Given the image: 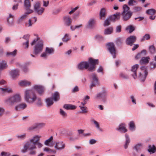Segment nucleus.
I'll list each match as a JSON object with an SVG mask.
<instances>
[{"label":"nucleus","mask_w":156,"mask_h":156,"mask_svg":"<svg viewBox=\"0 0 156 156\" xmlns=\"http://www.w3.org/2000/svg\"><path fill=\"white\" fill-rule=\"evenodd\" d=\"M31 84V82L27 80H20L18 83V84L20 86L23 87L30 86Z\"/></svg>","instance_id":"16"},{"label":"nucleus","mask_w":156,"mask_h":156,"mask_svg":"<svg viewBox=\"0 0 156 156\" xmlns=\"http://www.w3.org/2000/svg\"><path fill=\"white\" fill-rule=\"evenodd\" d=\"M122 9L121 13L122 20L124 21H128L131 18L133 13L129 11V7L126 4L123 6Z\"/></svg>","instance_id":"4"},{"label":"nucleus","mask_w":156,"mask_h":156,"mask_svg":"<svg viewBox=\"0 0 156 156\" xmlns=\"http://www.w3.org/2000/svg\"><path fill=\"white\" fill-rule=\"evenodd\" d=\"M120 76L122 78L124 79H126L128 78V75L123 73H121L120 74Z\"/></svg>","instance_id":"63"},{"label":"nucleus","mask_w":156,"mask_h":156,"mask_svg":"<svg viewBox=\"0 0 156 156\" xmlns=\"http://www.w3.org/2000/svg\"><path fill=\"white\" fill-rule=\"evenodd\" d=\"M156 148L154 145L152 147L151 145L149 146V149L148 151L150 152H151L152 153H154L155 151Z\"/></svg>","instance_id":"44"},{"label":"nucleus","mask_w":156,"mask_h":156,"mask_svg":"<svg viewBox=\"0 0 156 156\" xmlns=\"http://www.w3.org/2000/svg\"><path fill=\"white\" fill-rule=\"evenodd\" d=\"M24 6L25 9L27 12H29L31 7V4L29 0H25L24 2Z\"/></svg>","instance_id":"24"},{"label":"nucleus","mask_w":156,"mask_h":156,"mask_svg":"<svg viewBox=\"0 0 156 156\" xmlns=\"http://www.w3.org/2000/svg\"><path fill=\"white\" fill-rule=\"evenodd\" d=\"M139 66L138 64H136L133 66L131 69V71L133 73L131 75L134 79L137 77L136 71L138 68Z\"/></svg>","instance_id":"18"},{"label":"nucleus","mask_w":156,"mask_h":156,"mask_svg":"<svg viewBox=\"0 0 156 156\" xmlns=\"http://www.w3.org/2000/svg\"><path fill=\"white\" fill-rule=\"evenodd\" d=\"M139 151H134L132 154V156H139Z\"/></svg>","instance_id":"59"},{"label":"nucleus","mask_w":156,"mask_h":156,"mask_svg":"<svg viewBox=\"0 0 156 156\" xmlns=\"http://www.w3.org/2000/svg\"><path fill=\"white\" fill-rule=\"evenodd\" d=\"M121 13L119 12H116L114 14L109 16L108 17L111 22H114L116 20H118L120 19Z\"/></svg>","instance_id":"11"},{"label":"nucleus","mask_w":156,"mask_h":156,"mask_svg":"<svg viewBox=\"0 0 156 156\" xmlns=\"http://www.w3.org/2000/svg\"><path fill=\"white\" fill-rule=\"evenodd\" d=\"M65 144L62 141L56 142L55 146V148L58 150H61L64 149L65 147Z\"/></svg>","instance_id":"12"},{"label":"nucleus","mask_w":156,"mask_h":156,"mask_svg":"<svg viewBox=\"0 0 156 156\" xmlns=\"http://www.w3.org/2000/svg\"><path fill=\"white\" fill-rule=\"evenodd\" d=\"M122 42L123 40L122 39L120 38H117L115 41L116 44L117 46H120L122 44Z\"/></svg>","instance_id":"45"},{"label":"nucleus","mask_w":156,"mask_h":156,"mask_svg":"<svg viewBox=\"0 0 156 156\" xmlns=\"http://www.w3.org/2000/svg\"><path fill=\"white\" fill-rule=\"evenodd\" d=\"M111 21L109 20L108 18H107V19L105 20L104 23V27L107 26L109 25L110 24V22Z\"/></svg>","instance_id":"51"},{"label":"nucleus","mask_w":156,"mask_h":156,"mask_svg":"<svg viewBox=\"0 0 156 156\" xmlns=\"http://www.w3.org/2000/svg\"><path fill=\"white\" fill-rule=\"evenodd\" d=\"M129 129L132 131H134L136 128L135 125L133 121H130L129 124Z\"/></svg>","instance_id":"34"},{"label":"nucleus","mask_w":156,"mask_h":156,"mask_svg":"<svg viewBox=\"0 0 156 156\" xmlns=\"http://www.w3.org/2000/svg\"><path fill=\"white\" fill-rule=\"evenodd\" d=\"M70 37L68 34H66L62 38V41L64 42H67L70 40Z\"/></svg>","instance_id":"37"},{"label":"nucleus","mask_w":156,"mask_h":156,"mask_svg":"<svg viewBox=\"0 0 156 156\" xmlns=\"http://www.w3.org/2000/svg\"><path fill=\"white\" fill-rule=\"evenodd\" d=\"M36 148L35 146L30 140V141H27L25 143L22 152L23 153H25L28 150H33Z\"/></svg>","instance_id":"5"},{"label":"nucleus","mask_w":156,"mask_h":156,"mask_svg":"<svg viewBox=\"0 0 156 156\" xmlns=\"http://www.w3.org/2000/svg\"><path fill=\"white\" fill-rule=\"evenodd\" d=\"M23 47L25 49H27L29 47V41H26L23 44Z\"/></svg>","instance_id":"56"},{"label":"nucleus","mask_w":156,"mask_h":156,"mask_svg":"<svg viewBox=\"0 0 156 156\" xmlns=\"http://www.w3.org/2000/svg\"><path fill=\"white\" fill-rule=\"evenodd\" d=\"M150 38V36L149 34H146L141 39V41H144L145 40H147Z\"/></svg>","instance_id":"43"},{"label":"nucleus","mask_w":156,"mask_h":156,"mask_svg":"<svg viewBox=\"0 0 156 156\" xmlns=\"http://www.w3.org/2000/svg\"><path fill=\"white\" fill-rule=\"evenodd\" d=\"M21 101V97L20 95L16 94L5 99L4 100V103L10 106H12Z\"/></svg>","instance_id":"2"},{"label":"nucleus","mask_w":156,"mask_h":156,"mask_svg":"<svg viewBox=\"0 0 156 156\" xmlns=\"http://www.w3.org/2000/svg\"><path fill=\"white\" fill-rule=\"evenodd\" d=\"M17 52V50H15L12 52H7L6 54L7 55L9 56H15L16 55Z\"/></svg>","instance_id":"40"},{"label":"nucleus","mask_w":156,"mask_h":156,"mask_svg":"<svg viewBox=\"0 0 156 156\" xmlns=\"http://www.w3.org/2000/svg\"><path fill=\"white\" fill-rule=\"evenodd\" d=\"M27 107V105L25 103H21L15 106V109L16 111L20 110H23L26 108Z\"/></svg>","instance_id":"22"},{"label":"nucleus","mask_w":156,"mask_h":156,"mask_svg":"<svg viewBox=\"0 0 156 156\" xmlns=\"http://www.w3.org/2000/svg\"><path fill=\"white\" fill-rule=\"evenodd\" d=\"M141 146L142 144H138L135 145L133 148L136 151H139Z\"/></svg>","instance_id":"50"},{"label":"nucleus","mask_w":156,"mask_h":156,"mask_svg":"<svg viewBox=\"0 0 156 156\" xmlns=\"http://www.w3.org/2000/svg\"><path fill=\"white\" fill-rule=\"evenodd\" d=\"M32 89L38 92L39 91V86L38 85H34Z\"/></svg>","instance_id":"61"},{"label":"nucleus","mask_w":156,"mask_h":156,"mask_svg":"<svg viewBox=\"0 0 156 156\" xmlns=\"http://www.w3.org/2000/svg\"><path fill=\"white\" fill-rule=\"evenodd\" d=\"M65 25L67 26H69L72 21L71 17L69 16H65L63 17Z\"/></svg>","instance_id":"20"},{"label":"nucleus","mask_w":156,"mask_h":156,"mask_svg":"<svg viewBox=\"0 0 156 156\" xmlns=\"http://www.w3.org/2000/svg\"><path fill=\"white\" fill-rule=\"evenodd\" d=\"M2 156H10V154L9 152H2L1 153Z\"/></svg>","instance_id":"64"},{"label":"nucleus","mask_w":156,"mask_h":156,"mask_svg":"<svg viewBox=\"0 0 156 156\" xmlns=\"http://www.w3.org/2000/svg\"><path fill=\"white\" fill-rule=\"evenodd\" d=\"M39 126L38 123H34L32 126L29 127L28 128V130L30 131H31L35 129L38 127Z\"/></svg>","instance_id":"42"},{"label":"nucleus","mask_w":156,"mask_h":156,"mask_svg":"<svg viewBox=\"0 0 156 156\" xmlns=\"http://www.w3.org/2000/svg\"><path fill=\"white\" fill-rule=\"evenodd\" d=\"M7 67V65L5 61H0V69L2 70Z\"/></svg>","instance_id":"32"},{"label":"nucleus","mask_w":156,"mask_h":156,"mask_svg":"<svg viewBox=\"0 0 156 156\" xmlns=\"http://www.w3.org/2000/svg\"><path fill=\"white\" fill-rule=\"evenodd\" d=\"M45 90V88L44 86L40 85V95H42Z\"/></svg>","instance_id":"53"},{"label":"nucleus","mask_w":156,"mask_h":156,"mask_svg":"<svg viewBox=\"0 0 156 156\" xmlns=\"http://www.w3.org/2000/svg\"><path fill=\"white\" fill-rule=\"evenodd\" d=\"M60 114L63 117H66L67 115L66 113L62 109H60Z\"/></svg>","instance_id":"57"},{"label":"nucleus","mask_w":156,"mask_h":156,"mask_svg":"<svg viewBox=\"0 0 156 156\" xmlns=\"http://www.w3.org/2000/svg\"><path fill=\"white\" fill-rule=\"evenodd\" d=\"M30 140L35 146L38 144H39V136L38 135H35Z\"/></svg>","instance_id":"25"},{"label":"nucleus","mask_w":156,"mask_h":156,"mask_svg":"<svg viewBox=\"0 0 156 156\" xmlns=\"http://www.w3.org/2000/svg\"><path fill=\"white\" fill-rule=\"evenodd\" d=\"M106 95V93L105 91H103L102 92L96 94L95 98V99H98L102 98V100L104 102L105 101V100L104 98L105 97Z\"/></svg>","instance_id":"26"},{"label":"nucleus","mask_w":156,"mask_h":156,"mask_svg":"<svg viewBox=\"0 0 156 156\" xmlns=\"http://www.w3.org/2000/svg\"><path fill=\"white\" fill-rule=\"evenodd\" d=\"M24 98L26 102L30 103H33L37 99L36 95L34 93L33 90L28 89L25 91Z\"/></svg>","instance_id":"3"},{"label":"nucleus","mask_w":156,"mask_h":156,"mask_svg":"<svg viewBox=\"0 0 156 156\" xmlns=\"http://www.w3.org/2000/svg\"><path fill=\"white\" fill-rule=\"evenodd\" d=\"M79 107L81 110V112L86 113L87 112V108L86 107L82 105H80Z\"/></svg>","instance_id":"46"},{"label":"nucleus","mask_w":156,"mask_h":156,"mask_svg":"<svg viewBox=\"0 0 156 156\" xmlns=\"http://www.w3.org/2000/svg\"><path fill=\"white\" fill-rule=\"evenodd\" d=\"M37 20L36 17H34L29 19L28 21L25 24V26L27 27H31L35 23Z\"/></svg>","instance_id":"15"},{"label":"nucleus","mask_w":156,"mask_h":156,"mask_svg":"<svg viewBox=\"0 0 156 156\" xmlns=\"http://www.w3.org/2000/svg\"><path fill=\"white\" fill-rule=\"evenodd\" d=\"M150 59V58L148 56L142 57L140 61V63L141 64H147L149 62Z\"/></svg>","instance_id":"28"},{"label":"nucleus","mask_w":156,"mask_h":156,"mask_svg":"<svg viewBox=\"0 0 156 156\" xmlns=\"http://www.w3.org/2000/svg\"><path fill=\"white\" fill-rule=\"evenodd\" d=\"M48 54L45 52H43L41 55V57L44 59H47L48 56Z\"/></svg>","instance_id":"54"},{"label":"nucleus","mask_w":156,"mask_h":156,"mask_svg":"<svg viewBox=\"0 0 156 156\" xmlns=\"http://www.w3.org/2000/svg\"><path fill=\"white\" fill-rule=\"evenodd\" d=\"M95 22V21L94 19H90L89 20L86 26V28L89 29L93 28L94 27Z\"/></svg>","instance_id":"17"},{"label":"nucleus","mask_w":156,"mask_h":156,"mask_svg":"<svg viewBox=\"0 0 156 156\" xmlns=\"http://www.w3.org/2000/svg\"><path fill=\"white\" fill-rule=\"evenodd\" d=\"M43 42L42 40H40V51H42L43 48Z\"/></svg>","instance_id":"62"},{"label":"nucleus","mask_w":156,"mask_h":156,"mask_svg":"<svg viewBox=\"0 0 156 156\" xmlns=\"http://www.w3.org/2000/svg\"><path fill=\"white\" fill-rule=\"evenodd\" d=\"M34 11L39 14V2H36L34 5Z\"/></svg>","instance_id":"33"},{"label":"nucleus","mask_w":156,"mask_h":156,"mask_svg":"<svg viewBox=\"0 0 156 156\" xmlns=\"http://www.w3.org/2000/svg\"><path fill=\"white\" fill-rule=\"evenodd\" d=\"M147 14L150 15H154L156 13V10L153 9H151L147 10Z\"/></svg>","instance_id":"39"},{"label":"nucleus","mask_w":156,"mask_h":156,"mask_svg":"<svg viewBox=\"0 0 156 156\" xmlns=\"http://www.w3.org/2000/svg\"><path fill=\"white\" fill-rule=\"evenodd\" d=\"M14 16L11 14H9V16L7 19V23L9 26H12L13 25V18Z\"/></svg>","instance_id":"19"},{"label":"nucleus","mask_w":156,"mask_h":156,"mask_svg":"<svg viewBox=\"0 0 156 156\" xmlns=\"http://www.w3.org/2000/svg\"><path fill=\"white\" fill-rule=\"evenodd\" d=\"M149 49L151 53H154L155 52V47L154 45H151L149 47Z\"/></svg>","instance_id":"52"},{"label":"nucleus","mask_w":156,"mask_h":156,"mask_svg":"<svg viewBox=\"0 0 156 156\" xmlns=\"http://www.w3.org/2000/svg\"><path fill=\"white\" fill-rule=\"evenodd\" d=\"M11 78L14 80L17 77L20 75V71L17 69H15L12 70L10 73Z\"/></svg>","instance_id":"14"},{"label":"nucleus","mask_w":156,"mask_h":156,"mask_svg":"<svg viewBox=\"0 0 156 156\" xmlns=\"http://www.w3.org/2000/svg\"><path fill=\"white\" fill-rule=\"evenodd\" d=\"M93 81L90 86V88L92 89L94 87H95L96 85H99L98 79L97 75L95 73H93L91 75Z\"/></svg>","instance_id":"8"},{"label":"nucleus","mask_w":156,"mask_h":156,"mask_svg":"<svg viewBox=\"0 0 156 156\" xmlns=\"http://www.w3.org/2000/svg\"><path fill=\"white\" fill-rule=\"evenodd\" d=\"M106 16L105 9L104 8L101 9L100 12V19L101 20H104Z\"/></svg>","instance_id":"27"},{"label":"nucleus","mask_w":156,"mask_h":156,"mask_svg":"<svg viewBox=\"0 0 156 156\" xmlns=\"http://www.w3.org/2000/svg\"><path fill=\"white\" fill-rule=\"evenodd\" d=\"M142 8L141 7L135 6L133 7V9L135 12L139 11L141 10Z\"/></svg>","instance_id":"58"},{"label":"nucleus","mask_w":156,"mask_h":156,"mask_svg":"<svg viewBox=\"0 0 156 156\" xmlns=\"http://www.w3.org/2000/svg\"><path fill=\"white\" fill-rule=\"evenodd\" d=\"M107 46L108 49L112 55L113 57L114 58H115V49L114 44L112 43H109L107 44Z\"/></svg>","instance_id":"9"},{"label":"nucleus","mask_w":156,"mask_h":156,"mask_svg":"<svg viewBox=\"0 0 156 156\" xmlns=\"http://www.w3.org/2000/svg\"><path fill=\"white\" fill-rule=\"evenodd\" d=\"M53 136H51L48 139L46 140L44 142V144L45 145H47V146H50V147H53V145L52 144H51V145H49V144L51 143V142L52 141V140H53Z\"/></svg>","instance_id":"36"},{"label":"nucleus","mask_w":156,"mask_h":156,"mask_svg":"<svg viewBox=\"0 0 156 156\" xmlns=\"http://www.w3.org/2000/svg\"><path fill=\"white\" fill-rule=\"evenodd\" d=\"M129 30V33H131L134 30V27L132 25H129L126 28V30Z\"/></svg>","instance_id":"55"},{"label":"nucleus","mask_w":156,"mask_h":156,"mask_svg":"<svg viewBox=\"0 0 156 156\" xmlns=\"http://www.w3.org/2000/svg\"><path fill=\"white\" fill-rule=\"evenodd\" d=\"M98 63V59L90 58L88 62H81L78 65V67L80 70H83L84 68L87 69L89 71L93 72L94 70L96 65Z\"/></svg>","instance_id":"1"},{"label":"nucleus","mask_w":156,"mask_h":156,"mask_svg":"<svg viewBox=\"0 0 156 156\" xmlns=\"http://www.w3.org/2000/svg\"><path fill=\"white\" fill-rule=\"evenodd\" d=\"M141 71L139 74V78L140 80L144 82L145 80L148 73L147 70V69L144 66H142L140 67Z\"/></svg>","instance_id":"6"},{"label":"nucleus","mask_w":156,"mask_h":156,"mask_svg":"<svg viewBox=\"0 0 156 156\" xmlns=\"http://www.w3.org/2000/svg\"><path fill=\"white\" fill-rule=\"evenodd\" d=\"M63 108L67 110H73L76 109V107L72 105L65 104L63 106Z\"/></svg>","instance_id":"30"},{"label":"nucleus","mask_w":156,"mask_h":156,"mask_svg":"<svg viewBox=\"0 0 156 156\" xmlns=\"http://www.w3.org/2000/svg\"><path fill=\"white\" fill-rule=\"evenodd\" d=\"M0 93L3 95L6 93H10L13 92L12 89L10 88H0Z\"/></svg>","instance_id":"21"},{"label":"nucleus","mask_w":156,"mask_h":156,"mask_svg":"<svg viewBox=\"0 0 156 156\" xmlns=\"http://www.w3.org/2000/svg\"><path fill=\"white\" fill-rule=\"evenodd\" d=\"M38 40V38L37 37V39H34L30 43L31 45H34V52L35 55H37L39 53V41Z\"/></svg>","instance_id":"7"},{"label":"nucleus","mask_w":156,"mask_h":156,"mask_svg":"<svg viewBox=\"0 0 156 156\" xmlns=\"http://www.w3.org/2000/svg\"><path fill=\"white\" fill-rule=\"evenodd\" d=\"M125 137L126 139L125 143L124 145V147L125 149H127L128 148L129 144L130 142V140L129 135L127 134H126Z\"/></svg>","instance_id":"29"},{"label":"nucleus","mask_w":156,"mask_h":156,"mask_svg":"<svg viewBox=\"0 0 156 156\" xmlns=\"http://www.w3.org/2000/svg\"><path fill=\"white\" fill-rule=\"evenodd\" d=\"M113 29L112 27H109L105 30L104 34L105 35L109 34H111L112 32Z\"/></svg>","instance_id":"41"},{"label":"nucleus","mask_w":156,"mask_h":156,"mask_svg":"<svg viewBox=\"0 0 156 156\" xmlns=\"http://www.w3.org/2000/svg\"><path fill=\"white\" fill-rule=\"evenodd\" d=\"M137 2L135 0H129L128 2V5L129 6H133L136 5Z\"/></svg>","instance_id":"48"},{"label":"nucleus","mask_w":156,"mask_h":156,"mask_svg":"<svg viewBox=\"0 0 156 156\" xmlns=\"http://www.w3.org/2000/svg\"><path fill=\"white\" fill-rule=\"evenodd\" d=\"M26 136V134L23 133L22 134L17 135L16 136V137L20 140H23L25 139Z\"/></svg>","instance_id":"47"},{"label":"nucleus","mask_w":156,"mask_h":156,"mask_svg":"<svg viewBox=\"0 0 156 156\" xmlns=\"http://www.w3.org/2000/svg\"><path fill=\"white\" fill-rule=\"evenodd\" d=\"M33 12V10H30L29 12H25L23 14L20 16L17 19V22L19 23L24 20L30 14Z\"/></svg>","instance_id":"10"},{"label":"nucleus","mask_w":156,"mask_h":156,"mask_svg":"<svg viewBox=\"0 0 156 156\" xmlns=\"http://www.w3.org/2000/svg\"><path fill=\"white\" fill-rule=\"evenodd\" d=\"M52 98L55 101H58L60 99L59 93L57 91L54 93L52 94Z\"/></svg>","instance_id":"31"},{"label":"nucleus","mask_w":156,"mask_h":156,"mask_svg":"<svg viewBox=\"0 0 156 156\" xmlns=\"http://www.w3.org/2000/svg\"><path fill=\"white\" fill-rule=\"evenodd\" d=\"M136 37L134 36H131L128 37L126 41V43L127 44L132 46L133 43L136 41Z\"/></svg>","instance_id":"13"},{"label":"nucleus","mask_w":156,"mask_h":156,"mask_svg":"<svg viewBox=\"0 0 156 156\" xmlns=\"http://www.w3.org/2000/svg\"><path fill=\"white\" fill-rule=\"evenodd\" d=\"M45 51L49 55L53 54L54 53V49L52 48L46 47L45 49Z\"/></svg>","instance_id":"35"},{"label":"nucleus","mask_w":156,"mask_h":156,"mask_svg":"<svg viewBox=\"0 0 156 156\" xmlns=\"http://www.w3.org/2000/svg\"><path fill=\"white\" fill-rule=\"evenodd\" d=\"M150 66L151 69H155L156 67V62H151L150 63Z\"/></svg>","instance_id":"49"},{"label":"nucleus","mask_w":156,"mask_h":156,"mask_svg":"<svg viewBox=\"0 0 156 156\" xmlns=\"http://www.w3.org/2000/svg\"><path fill=\"white\" fill-rule=\"evenodd\" d=\"M117 130L122 133H125L127 132V130L126 128V125L124 123H122L119 126Z\"/></svg>","instance_id":"23"},{"label":"nucleus","mask_w":156,"mask_h":156,"mask_svg":"<svg viewBox=\"0 0 156 156\" xmlns=\"http://www.w3.org/2000/svg\"><path fill=\"white\" fill-rule=\"evenodd\" d=\"M46 102L48 106H50L53 104L52 98H48L46 99Z\"/></svg>","instance_id":"38"},{"label":"nucleus","mask_w":156,"mask_h":156,"mask_svg":"<svg viewBox=\"0 0 156 156\" xmlns=\"http://www.w3.org/2000/svg\"><path fill=\"white\" fill-rule=\"evenodd\" d=\"M18 6L19 4L18 3L14 5L12 8V10L14 11L18 9Z\"/></svg>","instance_id":"60"}]
</instances>
